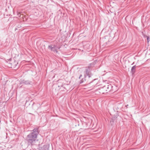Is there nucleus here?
<instances>
[{
  "label": "nucleus",
  "mask_w": 150,
  "mask_h": 150,
  "mask_svg": "<svg viewBox=\"0 0 150 150\" xmlns=\"http://www.w3.org/2000/svg\"><path fill=\"white\" fill-rule=\"evenodd\" d=\"M146 38H147V42H149L150 41V40H149V39H150L149 37V36H147V37Z\"/></svg>",
  "instance_id": "13"
},
{
  "label": "nucleus",
  "mask_w": 150,
  "mask_h": 150,
  "mask_svg": "<svg viewBox=\"0 0 150 150\" xmlns=\"http://www.w3.org/2000/svg\"><path fill=\"white\" fill-rule=\"evenodd\" d=\"M40 127H36L34 128L33 130H30V131H39L40 130L39 129Z\"/></svg>",
  "instance_id": "11"
},
{
  "label": "nucleus",
  "mask_w": 150,
  "mask_h": 150,
  "mask_svg": "<svg viewBox=\"0 0 150 150\" xmlns=\"http://www.w3.org/2000/svg\"><path fill=\"white\" fill-rule=\"evenodd\" d=\"M82 76V74H81L80 75V76L79 77V79H80L81 77Z\"/></svg>",
  "instance_id": "15"
},
{
  "label": "nucleus",
  "mask_w": 150,
  "mask_h": 150,
  "mask_svg": "<svg viewBox=\"0 0 150 150\" xmlns=\"http://www.w3.org/2000/svg\"><path fill=\"white\" fill-rule=\"evenodd\" d=\"M48 48L51 51L57 53L58 52L57 50L59 49L60 47H57V45H49L48 47Z\"/></svg>",
  "instance_id": "7"
},
{
  "label": "nucleus",
  "mask_w": 150,
  "mask_h": 150,
  "mask_svg": "<svg viewBox=\"0 0 150 150\" xmlns=\"http://www.w3.org/2000/svg\"><path fill=\"white\" fill-rule=\"evenodd\" d=\"M92 75H84V78H82L79 82L80 84L82 83L85 82L86 83L88 84L91 83L93 81L95 80L96 79H93L91 77Z\"/></svg>",
  "instance_id": "3"
},
{
  "label": "nucleus",
  "mask_w": 150,
  "mask_h": 150,
  "mask_svg": "<svg viewBox=\"0 0 150 150\" xmlns=\"http://www.w3.org/2000/svg\"><path fill=\"white\" fill-rule=\"evenodd\" d=\"M38 132H33L27 136V140L28 143L32 144L37 138Z\"/></svg>",
  "instance_id": "2"
},
{
  "label": "nucleus",
  "mask_w": 150,
  "mask_h": 150,
  "mask_svg": "<svg viewBox=\"0 0 150 150\" xmlns=\"http://www.w3.org/2000/svg\"><path fill=\"white\" fill-rule=\"evenodd\" d=\"M100 92L102 93H107L109 92H114L115 91L113 89L112 86L110 84H108L105 85L103 87L100 89Z\"/></svg>",
  "instance_id": "1"
},
{
  "label": "nucleus",
  "mask_w": 150,
  "mask_h": 150,
  "mask_svg": "<svg viewBox=\"0 0 150 150\" xmlns=\"http://www.w3.org/2000/svg\"><path fill=\"white\" fill-rule=\"evenodd\" d=\"M142 35L143 36L144 38H146L147 37V36L144 32H142Z\"/></svg>",
  "instance_id": "12"
},
{
  "label": "nucleus",
  "mask_w": 150,
  "mask_h": 150,
  "mask_svg": "<svg viewBox=\"0 0 150 150\" xmlns=\"http://www.w3.org/2000/svg\"><path fill=\"white\" fill-rule=\"evenodd\" d=\"M36 104H35V103H33V104H32V107L33 108H35V105Z\"/></svg>",
  "instance_id": "14"
},
{
  "label": "nucleus",
  "mask_w": 150,
  "mask_h": 150,
  "mask_svg": "<svg viewBox=\"0 0 150 150\" xmlns=\"http://www.w3.org/2000/svg\"><path fill=\"white\" fill-rule=\"evenodd\" d=\"M32 82L29 80H21L20 83L25 85H30L31 84Z\"/></svg>",
  "instance_id": "8"
},
{
  "label": "nucleus",
  "mask_w": 150,
  "mask_h": 150,
  "mask_svg": "<svg viewBox=\"0 0 150 150\" xmlns=\"http://www.w3.org/2000/svg\"><path fill=\"white\" fill-rule=\"evenodd\" d=\"M94 65V63L90 64L88 67H86V69L84 71V75H92L91 71V67L92 65L93 66Z\"/></svg>",
  "instance_id": "6"
},
{
  "label": "nucleus",
  "mask_w": 150,
  "mask_h": 150,
  "mask_svg": "<svg viewBox=\"0 0 150 150\" xmlns=\"http://www.w3.org/2000/svg\"><path fill=\"white\" fill-rule=\"evenodd\" d=\"M122 119L121 117L119 116L117 113L115 114L112 117L111 120L110 121V123L111 125H113L115 122L119 121Z\"/></svg>",
  "instance_id": "5"
},
{
  "label": "nucleus",
  "mask_w": 150,
  "mask_h": 150,
  "mask_svg": "<svg viewBox=\"0 0 150 150\" xmlns=\"http://www.w3.org/2000/svg\"><path fill=\"white\" fill-rule=\"evenodd\" d=\"M136 67L134 65L131 68V72L132 74H134L136 72Z\"/></svg>",
  "instance_id": "10"
},
{
  "label": "nucleus",
  "mask_w": 150,
  "mask_h": 150,
  "mask_svg": "<svg viewBox=\"0 0 150 150\" xmlns=\"http://www.w3.org/2000/svg\"><path fill=\"white\" fill-rule=\"evenodd\" d=\"M128 105H126V107H127V106H128Z\"/></svg>",
  "instance_id": "16"
},
{
  "label": "nucleus",
  "mask_w": 150,
  "mask_h": 150,
  "mask_svg": "<svg viewBox=\"0 0 150 150\" xmlns=\"http://www.w3.org/2000/svg\"><path fill=\"white\" fill-rule=\"evenodd\" d=\"M10 61L8 62V66L9 67L16 70L18 69L19 67L17 61L14 59H10Z\"/></svg>",
  "instance_id": "4"
},
{
  "label": "nucleus",
  "mask_w": 150,
  "mask_h": 150,
  "mask_svg": "<svg viewBox=\"0 0 150 150\" xmlns=\"http://www.w3.org/2000/svg\"><path fill=\"white\" fill-rule=\"evenodd\" d=\"M59 81H58V87H60V89H61V91H65V90H67V89L65 87V84H64L63 85V84L60 85L59 84Z\"/></svg>",
  "instance_id": "9"
}]
</instances>
